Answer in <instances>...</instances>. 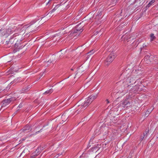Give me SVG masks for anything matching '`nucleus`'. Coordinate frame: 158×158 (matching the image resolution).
I'll use <instances>...</instances> for the list:
<instances>
[{
    "instance_id": "1",
    "label": "nucleus",
    "mask_w": 158,
    "mask_h": 158,
    "mask_svg": "<svg viewBox=\"0 0 158 158\" xmlns=\"http://www.w3.org/2000/svg\"><path fill=\"white\" fill-rule=\"evenodd\" d=\"M97 96V94H95L90 96L86 98L84 104L81 106V109L84 110L86 109L93 101L96 98Z\"/></svg>"
},
{
    "instance_id": "2",
    "label": "nucleus",
    "mask_w": 158,
    "mask_h": 158,
    "mask_svg": "<svg viewBox=\"0 0 158 158\" xmlns=\"http://www.w3.org/2000/svg\"><path fill=\"white\" fill-rule=\"evenodd\" d=\"M82 27L80 26V25H78L75 28H73L71 31L70 34V38L72 39L75 37L77 34L78 35L83 31Z\"/></svg>"
},
{
    "instance_id": "3",
    "label": "nucleus",
    "mask_w": 158,
    "mask_h": 158,
    "mask_svg": "<svg viewBox=\"0 0 158 158\" xmlns=\"http://www.w3.org/2000/svg\"><path fill=\"white\" fill-rule=\"evenodd\" d=\"M15 99V98H12L3 100L2 102V104L1 107L3 108L7 106L11 102L13 101Z\"/></svg>"
},
{
    "instance_id": "4",
    "label": "nucleus",
    "mask_w": 158,
    "mask_h": 158,
    "mask_svg": "<svg viewBox=\"0 0 158 158\" xmlns=\"http://www.w3.org/2000/svg\"><path fill=\"white\" fill-rule=\"evenodd\" d=\"M129 98V97H127V99H125L123 102L120 104V105L124 107H128L131 106V105L132 102L128 100Z\"/></svg>"
},
{
    "instance_id": "5",
    "label": "nucleus",
    "mask_w": 158,
    "mask_h": 158,
    "mask_svg": "<svg viewBox=\"0 0 158 158\" xmlns=\"http://www.w3.org/2000/svg\"><path fill=\"white\" fill-rule=\"evenodd\" d=\"M115 56V55L114 53H111L107 58L106 60L107 64H106L108 65L111 63L114 58Z\"/></svg>"
},
{
    "instance_id": "6",
    "label": "nucleus",
    "mask_w": 158,
    "mask_h": 158,
    "mask_svg": "<svg viewBox=\"0 0 158 158\" xmlns=\"http://www.w3.org/2000/svg\"><path fill=\"white\" fill-rule=\"evenodd\" d=\"M42 151L41 147H39L33 153V155L31 156L32 158H35V156L39 155Z\"/></svg>"
},
{
    "instance_id": "7",
    "label": "nucleus",
    "mask_w": 158,
    "mask_h": 158,
    "mask_svg": "<svg viewBox=\"0 0 158 158\" xmlns=\"http://www.w3.org/2000/svg\"><path fill=\"white\" fill-rule=\"evenodd\" d=\"M22 28V26H21L18 28L16 27L15 28V31L14 30V28H12L11 30L10 29H8L6 30V32L7 34H9L11 33L10 32L11 31L13 32L14 31H15L16 32H17V31H19V30L20 31Z\"/></svg>"
},
{
    "instance_id": "8",
    "label": "nucleus",
    "mask_w": 158,
    "mask_h": 158,
    "mask_svg": "<svg viewBox=\"0 0 158 158\" xmlns=\"http://www.w3.org/2000/svg\"><path fill=\"white\" fill-rule=\"evenodd\" d=\"M135 79L133 77L132 75H131L130 77H129L127 80V82H129L131 83L130 85H132L133 83H135Z\"/></svg>"
},
{
    "instance_id": "9",
    "label": "nucleus",
    "mask_w": 158,
    "mask_h": 158,
    "mask_svg": "<svg viewBox=\"0 0 158 158\" xmlns=\"http://www.w3.org/2000/svg\"><path fill=\"white\" fill-rule=\"evenodd\" d=\"M152 58V57L149 56L147 55L145 56L144 60L146 63L148 64L151 62L150 61H149V60Z\"/></svg>"
},
{
    "instance_id": "10",
    "label": "nucleus",
    "mask_w": 158,
    "mask_h": 158,
    "mask_svg": "<svg viewBox=\"0 0 158 158\" xmlns=\"http://www.w3.org/2000/svg\"><path fill=\"white\" fill-rule=\"evenodd\" d=\"M32 129L31 128L30 126L28 125H27L25 127H24L23 129V131L28 130V132H29L31 131V130Z\"/></svg>"
},
{
    "instance_id": "11",
    "label": "nucleus",
    "mask_w": 158,
    "mask_h": 158,
    "mask_svg": "<svg viewBox=\"0 0 158 158\" xmlns=\"http://www.w3.org/2000/svg\"><path fill=\"white\" fill-rule=\"evenodd\" d=\"M59 6L60 5L59 4H58L54 8L48 13V15L50 14H52V13L54 12L59 7Z\"/></svg>"
},
{
    "instance_id": "12",
    "label": "nucleus",
    "mask_w": 158,
    "mask_h": 158,
    "mask_svg": "<svg viewBox=\"0 0 158 158\" xmlns=\"http://www.w3.org/2000/svg\"><path fill=\"white\" fill-rule=\"evenodd\" d=\"M53 91V89H52L45 91L43 94L46 95L47 94H51Z\"/></svg>"
},
{
    "instance_id": "13",
    "label": "nucleus",
    "mask_w": 158,
    "mask_h": 158,
    "mask_svg": "<svg viewBox=\"0 0 158 158\" xmlns=\"http://www.w3.org/2000/svg\"><path fill=\"white\" fill-rule=\"evenodd\" d=\"M149 133L148 130H145V132L143 133V136L144 137V139H146Z\"/></svg>"
},
{
    "instance_id": "14",
    "label": "nucleus",
    "mask_w": 158,
    "mask_h": 158,
    "mask_svg": "<svg viewBox=\"0 0 158 158\" xmlns=\"http://www.w3.org/2000/svg\"><path fill=\"white\" fill-rule=\"evenodd\" d=\"M29 88H30V87H29V86H28L27 87H25L23 88L22 89V90L20 91V93H23L25 92H26V91H27V90Z\"/></svg>"
},
{
    "instance_id": "15",
    "label": "nucleus",
    "mask_w": 158,
    "mask_h": 158,
    "mask_svg": "<svg viewBox=\"0 0 158 158\" xmlns=\"http://www.w3.org/2000/svg\"><path fill=\"white\" fill-rule=\"evenodd\" d=\"M14 39L13 38H11L9 40V41H6V43L7 44H12L13 42Z\"/></svg>"
},
{
    "instance_id": "16",
    "label": "nucleus",
    "mask_w": 158,
    "mask_h": 158,
    "mask_svg": "<svg viewBox=\"0 0 158 158\" xmlns=\"http://www.w3.org/2000/svg\"><path fill=\"white\" fill-rule=\"evenodd\" d=\"M155 0H151L147 5V6L148 7H150L152 4H153L155 2Z\"/></svg>"
},
{
    "instance_id": "17",
    "label": "nucleus",
    "mask_w": 158,
    "mask_h": 158,
    "mask_svg": "<svg viewBox=\"0 0 158 158\" xmlns=\"http://www.w3.org/2000/svg\"><path fill=\"white\" fill-rule=\"evenodd\" d=\"M150 37H151V41L153 40L155 38V36L154 34L152 33L150 35Z\"/></svg>"
},
{
    "instance_id": "18",
    "label": "nucleus",
    "mask_w": 158,
    "mask_h": 158,
    "mask_svg": "<svg viewBox=\"0 0 158 158\" xmlns=\"http://www.w3.org/2000/svg\"><path fill=\"white\" fill-rule=\"evenodd\" d=\"M153 110V108H151V109H150L148 110L146 112V113H145V115H147L148 114H149V113H151V112Z\"/></svg>"
},
{
    "instance_id": "19",
    "label": "nucleus",
    "mask_w": 158,
    "mask_h": 158,
    "mask_svg": "<svg viewBox=\"0 0 158 158\" xmlns=\"http://www.w3.org/2000/svg\"><path fill=\"white\" fill-rule=\"evenodd\" d=\"M118 0H112L111 3H112V4H115Z\"/></svg>"
},
{
    "instance_id": "20",
    "label": "nucleus",
    "mask_w": 158,
    "mask_h": 158,
    "mask_svg": "<svg viewBox=\"0 0 158 158\" xmlns=\"http://www.w3.org/2000/svg\"><path fill=\"white\" fill-rule=\"evenodd\" d=\"M94 50L91 51L89 52L88 53L89 55H91L94 53Z\"/></svg>"
},
{
    "instance_id": "21",
    "label": "nucleus",
    "mask_w": 158,
    "mask_h": 158,
    "mask_svg": "<svg viewBox=\"0 0 158 158\" xmlns=\"http://www.w3.org/2000/svg\"><path fill=\"white\" fill-rule=\"evenodd\" d=\"M76 96L75 95H72L71 97L70 98V99H71V100H72V101H73V98H75V97Z\"/></svg>"
},
{
    "instance_id": "22",
    "label": "nucleus",
    "mask_w": 158,
    "mask_h": 158,
    "mask_svg": "<svg viewBox=\"0 0 158 158\" xmlns=\"http://www.w3.org/2000/svg\"><path fill=\"white\" fill-rule=\"evenodd\" d=\"M46 146H40V147H41L42 151L44 149L46 148Z\"/></svg>"
},
{
    "instance_id": "23",
    "label": "nucleus",
    "mask_w": 158,
    "mask_h": 158,
    "mask_svg": "<svg viewBox=\"0 0 158 158\" xmlns=\"http://www.w3.org/2000/svg\"><path fill=\"white\" fill-rule=\"evenodd\" d=\"M28 25H24L23 27V28H27L28 27H29V26H28Z\"/></svg>"
},
{
    "instance_id": "24",
    "label": "nucleus",
    "mask_w": 158,
    "mask_h": 158,
    "mask_svg": "<svg viewBox=\"0 0 158 158\" xmlns=\"http://www.w3.org/2000/svg\"><path fill=\"white\" fill-rule=\"evenodd\" d=\"M143 139H144V137L143 136H141L140 137V140L141 141H142Z\"/></svg>"
},
{
    "instance_id": "25",
    "label": "nucleus",
    "mask_w": 158,
    "mask_h": 158,
    "mask_svg": "<svg viewBox=\"0 0 158 158\" xmlns=\"http://www.w3.org/2000/svg\"><path fill=\"white\" fill-rule=\"evenodd\" d=\"M44 72L41 73L40 74V77H42L44 75Z\"/></svg>"
},
{
    "instance_id": "26",
    "label": "nucleus",
    "mask_w": 158,
    "mask_h": 158,
    "mask_svg": "<svg viewBox=\"0 0 158 158\" xmlns=\"http://www.w3.org/2000/svg\"><path fill=\"white\" fill-rule=\"evenodd\" d=\"M40 19H36V20H33L32 21V22L33 23H32L31 24H33V23H35L38 20H39Z\"/></svg>"
},
{
    "instance_id": "27",
    "label": "nucleus",
    "mask_w": 158,
    "mask_h": 158,
    "mask_svg": "<svg viewBox=\"0 0 158 158\" xmlns=\"http://www.w3.org/2000/svg\"><path fill=\"white\" fill-rule=\"evenodd\" d=\"M69 50H66L65 51V54L67 53V54H68L69 53Z\"/></svg>"
},
{
    "instance_id": "28",
    "label": "nucleus",
    "mask_w": 158,
    "mask_h": 158,
    "mask_svg": "<svg viewBox=\"0 0 158 158\" xmlns=\"http://www.w3.org/2000/svg\"><path fill=\"white\" fill-rule=\"evenodd\" d=\"M73 19V18H72V19ZM75 19H72L71 20V21L70 22V23H71V25H72V24H73V20H74Z\"/></svg>"
},
{
    "instance_id": "29",
    "label": "nucleus",
    "mask_w": 158,
    "mask_h": 158,
    "mask_svg": "<svg viewBox=\"0 0 158 158\" xmlns=\"http://www.w3.org/2000/svg\"><path fill=\"white\" fill-rule=\"evenodd\" d=\"M22 103H20V104L19 105V108H21L22 107Z\"/></svg>"
},
{
    "instance_id": "30",
    "label": "nucleus",
    "mask_w": 158,
    "mask_h": 158,
    "mask_svg": "<svg viewBox=\"0 0 158 158\" xmlns=\"http://www.w3.org/2000/svg\"><path fill=\"white\" fill-rule=\"evenodd\" d=\"M158 57H156V56H154V58L153 59L154 60H157V58H158Z\"/></svg>"
},
{
    "instance_id": "31",
    "label": "nucleus",
    "mask_w": 158,
    "mask_h": 158,
    "mask_svg": "<svg viewBox=\"0 0 158 158\" xmlns=\"http://www.w3.org/2000/svg\"><path fill=\"white\" fill-rule=\"evenodd\" d=\"M59 155L58 154V155H57L55 156L54 157V158H57Z\"/></svg>"
},
{
    "instance_id": "32",
    "label": "nucleus",
    "mask_w": 158,
    "mask_h": 158,
    "mask_svg": "<svg viewBox=\"0 0 158 158\" xmlns=\"http://www.w3.org/2000/svg\"><path fill=\"white\" fill-rule=\"evenodd\" d=\"M106 103H107V104H108L109 103H110L109 101L108 100V99H107V100H106Z\"/></svg>"
},
{
    "instance_id": "33",
    "label": "nucleus",
    "mask_w": 158,
    "mask_h": 158,
    "mask_svg": "<svg viewBox=\"0 0 158 158\" xmlns=\"http://www.w3.org/2000/svg\"><path fill=\"white\" fill-rule=\"evenodd\" d=\"M17 79H15L14 81L13 82H17Z\"/></svg>"
},
{
    "instance_id": "34",
    "label": "nucleus",
    "mask_w": 158,
    "mask_h": 158,
    "mask_svg": "<svg viewBox=\"0 0 158 158\" xmlns=\"http://www.w3.org/2000/svg\"><path fill=\"white\" fill-rule=\"evenodd\" d=\"M52 62V61L51 60H50L48 61V62H49V63H51Z\"/></svg>"
},
{
    "instance_id": "35",
    "label": "nucleus",
    "mask_w": 158,
    "mask_h": 158,
    "mask_svg": "<svg viewBox=\"0 0 158 158\" xmlns=\"http://www.w3.org/2000/svg\"><path fill=\"white\" fill-rule=\"evenodd\" d=\"M25 153V150H24L23 152H22V154H22L23 153Z\"/></svg>"
},
{
    "instance_id": "36",
    "label": "nucleus",
    "mask_w": 158,
    "mask_h": 158,
    "mask_svg": "<svg viewBox=\"0 0 158 158\" xmlns=\"http://www.w3.org/2000/svg\"><path fill=\"white\" fill-rule=\"evenodd\" d=\"M101 12V11H100V13L98 15V16H99L100 15V13Z\"/></svg>"
},
{
    "instance_id": "37",
    "label": "nucleus",
    "mask_w": 158,
    "mask_h": 158,
    "mask_svg": "<svg viewBox=\"0 0 158 158\" xmlns=\"http://www.w3.org/2000/svg\"><path fill=\"white\" fill-rule=\"evenodd\" d=\"M62 56H61V55H60V56H59V58H60Z\"/></svg>"
},
{
    "instance_id": "38",
    "label": "nucleus",
    "mask_w": 158,
    "mask_h": 158,
    "mask_svg": "<svg viewBox=\"0 0 158 158\" xmlns=\"http://www.w3.org/2000/svg\"><path fill=\"white\" fill-rule=\"evenodd\" d=\"M66 8H67V9H68L69 8V6H67Z\"/></svg>"
},
{
    "instance_id": "39",
    "label": "nucleus",
    "mask_w": 158,
    "mask_h": 158,
    "mask_svg": "<svg viewBox=\"0 0 158 158\" xmlns=\"http://www.w3.org/2000/svg\"><path fill=\"white\" fill-rule=\"evenodd\" d=\"M71 70L72 71H73V69H71Z\"/></svg>"
},
{
    "instance_id": "40",
    "label": "nucleus",
    "mask_w": 158,
    "mask_h": 158,
    "mask_svg": "<svg viewBox=\"0 0 158 158\" xmlns=\"http://www.w3.org/2000/svg\"><path fill=\"white\" fill-rule=\"evenodd\" d=\"M40 131H38L37 132H36V133H38Z\"/></svg>"
},
{
    "instance_id": "41",
    "label": "nucleus",
    "mask_w": 158,
    "mask_h": 158,
    "mask_svg": "<svg viewBox=\"0 0 158 158\" xmlns=\"http://www.w3.org/2000/svg\"><path fill=\"white\" fill-rule=\"evenodd\" d=\"M96 33H97L96 34H97L98 33V31H97L95 34H96Z\"/></svg>"
},
{
    "instance_id": "42",
    "label": "nucleus",
    "mask_w": 158,
    "mask_h": 158,
    "mask_svg": "<svg viewBox=\"0 0 158 158\" xmlns=\"http://www.w3.org/2000/svg\"><path fill=\"white\" fill-rule=\"evenodd\" d=\"M42 18H43V17L42 18H40V19H42Z\"/></svg>"
}]
</instances>
